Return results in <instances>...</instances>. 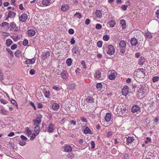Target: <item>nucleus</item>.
Listing matches in <instances>:
<instances>
[{
    "label": "nucleus",
    "mask_w": 159,
    "mask_h": 159,
    "mask_svg": "<svg viewBox=\"0 0 159 159\" xmlns=\"http://www.w3.org/2000/svg\"><path fill=\"white\" fill-rule=\"evenodd\" d=\"M0 113L3 115H7V111L4 109L2 108L0 110Z\"/></svg>",
    "instance_id": "nucleus-40"
},
{
    "label": "nucleus",
    "mask_w": 159,
    "mask_h": 159,
    "mask_svg": "<svg viewBox=\"0 0 159 159\" xmlns=\"http://www.w3.org/2000/svg\"><path fill=\"white\" fill-rule=\"evenodd\" d=\"M25 130L26 131V132L28 135H30L31 134L32 132L30 129L28 127H26L25 128Z\"/></svg>",
    "instance_id": "nucleus-47"
},
{
    "label": "nucleus",
    "mask_w": 159,
    "mask_h": 159,
    "mask_svg": "<svg viewBox=\"0 0 159 159\" xmlns=\"http://www.w3.org/2000/svg\"><path fill=\"white\" fill-rule=\"evenodd\" d=\"M140 109V107L138 105H135L133 106L131 108V111L133 113L137 112Z\"/></svg>",
    "instance_id": "nucleus-11"
},
{
    "label": "nucleus",
    "mask_w": 159,
    "mask_h": 159,
    "mask_svg": "<svg viewBox=\"0 0 159 159\" xmlns=\"http://www.w3.org/2000/svg\"><path fill=\"white\" fill-rule=\"evenodd\" d=\"M40 131V127L39 125H36L34 127V133L36 135H38Z\"/></svg>",
    "instance_id": "nucleus-17"
},
{
    "label": "nucleus",
    "mask_w": 159,
    "mask_h": 159,
    "mask_svg": "<svg viewBox=\"0 0 159 159\" xmlns=\"http://www.w3.org/2000/svg\"><path fill=\"white\" fill-rule=\"evenodd\" d=\"M130 42L132 46H136L138 43L137 39L135 38H132L130 40Z\"/></svg>",
    "instance_id": "nucleus-13"
},
{
    "label": "nucleus",
    "mask_w": 159,
    "mask_h": 159,
    "mask_svg": "<svg viewBox=\"0 0 159 159\" xmlns=\"http://www.w3.org/2000/svg\"><path fill=\"white\" fill-rule=\"evenodd\" d=\"M122 95L126 96L129 93V87L125 85L122 91Z\"/></svg>",
    "instance_id": "nucleus-9"
},
{
    "label": "nucleus",
    "mask_w": 159,
    "mask_h": 159,
    "mask_svg": "<svg viewBox=\"0 0 159 159\" xmlns=\"http://www.w3.org/2000/svg\"><path fill=\"white\" fill-rule=\"evenodd\" d=\"M102 85L101 83H98L96 84V87L98 90H100L102 88Z\"/></svg>",
    "instance_id": "nucleus-39"
},
{
    "label": "nucleus",
    "mask_w": 159,
    "mask_h": 159,
    "mask_svg": "<svg viewBox=\"0 0 159 159\" xmlns=\"http://www.w3.org/2000/svg\"><path fill=\"white\" fill-rule=\"evenodd\" d=\"M103 38L104 40L107 41L109 40L110 37L108 35H105L103 36Z\"/></svg>",
    "instance_id": "nucleus-46"
},
{
    "label": "nucleus",
    "mask_w": 159,
    "mask_h": 159,
    "mask_svg": "<svg viewBox=\"0 0 159 159\" xmlns=\"http://www.w3.org/2000/svg\"><path fill=\"white\" fill-rule=\"evenodd\" d=\"M30 74L31 75H33L35 73V71L34 69H31L29 71Z\"/></svg>",
    "instance_id": "nucleus-57"
},
{
    "label": "nucleus",
    "mask_w": 159,
    "mask_h": 159,
    "mask_svg": "<svg viewBox=\"0 0 159 159\" xmlns=\"http://www.w3.org/2000/svg\"><path fill=\"white\" fill-rule=\"evenodd\" d=\"M20 138L22 140H23L24 141H26L27 139V138L23 135H21L20 136Z\"/></svg>",
    "instance_id": "nucleus-56"
},
{
    "label": "nucleus",
    "mask_w": 159,
    "mask_h": 159,
    "mask_svg": "<svg viewBox=\"0 0 159 159\" xmlns=\"http://www.w3.org/2000/svg\"><path fill=\"white\" fill-rule=\"evenodd\" d=\"M144 35L147 38L151 39L152 37V35L151 33L148 31L145 32Z\"/></svg>",
    "instance_id": "nucleus-20"
},
{
    "label": "nucleus",
    "mask_w": 159,
    "mask_h": 159,
    "mask_svg": "<svg viewBox=\"0 0 159 159\" xmlns=\"http://www.w3.org/2000/svg\"><path fill=\"white\" fill-rule=\"evenodd\" d=\"M52 89L56 91H58L60 90L59 88L57 86L54 85L52 87Z\"/></svg>",
    "instance_id": "nucleus-55"
},
{
    "label": "nucleus",
    "mask_w": 159,
    "mask_h": 159,
    "mask_svg": "<svg viewBox=\"0 0 159 159\" xmlns=\"http://www.w3.org/2000/svg\"><path fill=\"white\" fill-rule=\"evenodd\" d=\"M35 34V31L33 30H30L28 31V34L30 36H34Z\"/></svg>",
    "instance_id": "nucleus-24"
},
{
    "label": "nucleus",
    "mask_w": 159,
    "mask_h": 159,
    "mask_svg": "<svg viewBox=\"0 0 159 159\" xmlns=\"http://www.w3.org/2000/svg\"><path fill=\"white\" fill-rule=\"evenodd\" d=\"M36 60V57H33L30 59H27V60L25 61V63L31 65L34 64Z\"/></svg>",
    "instance_id": "nucleus-10"
},
{
    "label": "nucleus",
    "mask_w": 159,
    "mask_h": 159,
    "mask_svg": "<svg viewBox=\"0 0 159 159\" xmlns=\"http://www.w3.org/2000/svg\"><path fill=\"white\" fill-rule=\"evenodd\" d=\"M95 15L98 18H100L102 16V13L101 11H96L95 12Z\"/></svg>",
    "instance_id": "nucleus-33"
},
{
    "label": "nucleus",
    "mask_w": 159,
    "mask_h": 159,
    "mask_svg": "<svg viewBox=\"0 0 159 159\" xmlns=\"http://www.w3.org/2000/svg\"><path fill=\"white\" fill-rule=\"evenodd\" d=\"M9 25V23L7 22H4L2 24L1 26L2 27H4L5 25L8 26Z\"/></svg>",
    "instance_id": "nucleus-59"
},
{
    "label": "nucleus",
    "mask_w": 159,
    "mask_h": 159,
    "mask_svg": "<svg viewBox=\"0 0 159 159\" xmlns=\"http://www.w3.org/2000/svg\"><path fill=\"white\" fill-rule=\"evenodd\" d=\"M86 100L88 103H93L94 102L93 98L91 97H88L86 98Z\"/></svg>",
    "instance_id": "nucleus-30"
},
{
    "label": "nucleus",
    "mask_w": 159,
    "mask_h": 159,
    "mask_svg": "<svg viewBox=\"0 0 159 159\" xmlns=\"http://www.w3.org/2000/svg\"><path fill=\"white\" fill-rule=\"evenodd\" d=\"M61 75L62 78L66 79L68 75V73L66 71H62L61 73Z\"/></svg>",
    "instance_id": "nucleus-18"
},
{
    "label": "nucleus",
    "mask_w": 159,
    "mask_h": 159,
    "mask_svg": "<svg viewBox=\"0 0 159 159\" xmlns=\"http://www.w3.org/2000/svg\"><path fill=\"white\" fill-rule=\"evenodd\" d=\"M42 117V116L40 115L37 117V119L34 120L33 122L34 125H38L39 124H40L41 122V118Z\"/></svg>",
    "instance_id": "nucleus-8"
},
{
    "label": "nucleus",
    "mask_w": 159,
    "mask_h": 159,
    "mask_svg": "<svg viewBox=\"0 0 159 159\" xmlns=\"http://www.w3.org/2000/svg\"><path fill=\"white\" fill-rule=\"evenodd\" d=\"M43 93L45 97L46 98H49L50 96L49 91L48 89H45L43 90Z\"/></svg>",
    "instance_id": "nucleus-16"
},
{
    "label": "nucleus",
    "mask_w": 159,
    "mask_h": 159,
    "mask_svg": "<svg viewBox=\"0 0 159 159\" xmlns=\"http://www.w3.org/2000/svg\"><path fill=\"white\" fill-rule=\"evenodd\" d=\"M74 16L76 18L80 19L82 17V15L81 13L77 12L75 15Z\"/></svg>",
    "instance_id": "nucleus-43"
},
{
    "label": "nucleus",
    "mask_w": 159,
    "mask_h": 159,
    "mask_svg": "<svg viewBox=\"0 0 159 159\" xmlns=\"http://www.w3.org/2000/svg\"><path fill=\"white\" fill-rule=\"evenodd\" d=\"M72 52L73 53L78 54L80 52L79 47L77 46L73 47L72 49Z\"/></svg>",
    "instance_id": "nucleus-14"
},
{
    "label": "nucleus",
    "mask_w": 159,
    "mask_h": 159,
    "mask_svg": "<svg viewBox=\"0 0 159 159\" xmlns=\"http://www.w3.org/2000/svg\"><path fill=\"white\" fill-rule=\"evenodd\" d=\"M12 40L10 39H8L6 40V45L7 47H9L12 43Z\"/></svg>",
    "instance_id": "nucleus-31"
},
{
    "label": "nucleus",
    "mask_w": 159,
    "mask_h": 159,
    "mask_svg": "<svg viewBox=\"0 0 159 159\" xmlns=\"http://www.w3.org/2000/svg\"><path fill=\"white\" fill-rule=\"evenodd\" d=\"M38 135H36L34 133L31 136L30 139L33 140V139H34L36 136Z\"/></svg>",
    "instance_id": "nucleus-60"
},
{
    "label": "nucleus",
    "mask_w": 159,
    "mask_h": 159,
    "mask_svg": "<svg viewBox=\"0 0 159 159\" xmlns=\"http://www.w3.org/2000/svg\"><path fill=\"white\" fill-rule=\"evenodd\" d=\"M97 45L99 48H101L102 46V42L101 41H98L97 43Z\"/></svg>",
    "instance_id": "nucleus-50"
},
{
    "label": "nucleus",
    "mask_w": 159,
    "mask_h": 159,
    "mask_svg": "<svg viewBox=\"0 0 159 159\" xmlns=\"http://www.w3.org/2000/svg\"><path fill=\"white\" fill-rule=\"evenodd\" d=\"M19 144L21 146H24L26 144V142L25 141L21 140L19 141Z\"/></svg>",
    "instance_id": "nucleus-48"
},
{
    "label": "nucleus",
    "mask_w": 159,
    "mask_h": 159,
    "mask_svg": "<svg viewBox=\"0 0 159 159\" xmlns=\"http://www.w3.org/2000/svg\"><path fill=\"white\" fill-rule=\"evenodd\" d=\"M156 15V16L158 19H159V11H157Z\"/></svg>",
    "instance_id": "nucleus-64"
},
{
    "label": "nucleus",
    "mask_w": 159,
    "mask_h": 159,
    "mask_svg": "<svg viewBox=\"0 0 159 159\" xmlns=\"http://www.w3.org/2000/svg\"><path fill=\"white\" fill-rule=\"evenodd\" d=\"M84 133L85 134H92V132L90 130L89 128L86 127L84 130Z\"/></svg>",
    "instance_id": "nucleus-26"
},
{
    "label": "nucleus",
    "mask_w": 159,
    "mask_h": 159,
    "mask_svg": "<svg viewBox=\"0 0 159 159\" xmlns=\"http://www.w3.org/2000/svg\"><path fill=\"white\" fill-rule=\"evenodd\" d=\"M72 62V61L71 58H69L67 59L66 63L68 66H70L71 65Z\"/></svg>",
    "instance_id": "nucleus-35"
},
{
    "label": "nucleus",
    "mask_w": 159,
    "mask_h": 159,
    "mask_svg": "<svg viewBox=\"0 0 159 159\" xmlns=\"http://www.w3.org/2000/svg\"><path fill=\"white\" fill-rule=\"evenodd\" d=\"M69 8V6L67 4L63 5L61 7V9L62 10H68Z\"/></svg>",
    "instance_id": "nucleus-34"
},
{
    "label": "nucleus",
    "mask_w": 159,
    "mask_h": 159,
    "mask_svg": "<svg viewBox=\"0 0 159 159\" xmlns=\"http://www.w3.org/2000/svg\"><path fill=\"white\" fill-rule=\"evenodd\" d=\"M154 121L155 122L158 123L159 121V117H156L155 118V119H154Z\"/></svg>",
    "instance_id": "nucleus-63"
},
{
    "label": "nucleus",
    "mask_w": 159,
    "mask_h": 159,
    "mask_svg": "<svg viewBox=\"0 0 159 159\" xmlns=\"http://www.w3.org/2000/svg\"><path fill=\"white\" fill-rule=\"evenodd\" d=\"M145 58L143 57H141L139 59V64L140 65L143 66L145 63Z\"/></svg>",
    "instance_id": "nucleus-19"
},
{
    "label": "nucleus",
    "mask_w": 159,
    "mask_h": 159,
    "mask_svg": "<svg viewBox=\"0 0 159 159\" xmlns=\"http://www.w3.org/2000/svg\"><path fill=\"white\" fill-rule=\"evenodd\" d=\"M28 41L27 39H24L23 42V44L24 46H26L28 43Z\"/></svg>",
    "instance_id": "nucleus-54"
},
{
    "label": "nucleus",
    "mask_w": 159,
    "mask_h": 159,
    "mask_svg": "<svg viewBox=\"0 0 159 159\" xmlns=\"http://www.w3.org/2000/svg\"><path fill=\"white\" fill-rule=\"evenodd\" d=\"M108 51L107 53L109 55H112L115 52V49L114 47L111 45H109L108 46Z\"/></svg>",
    "instance_id": "nucleus-5"
},
{
    "label": "nucleus",
    "mask_w": 159,
    "mask_h": 159,
    "mask_svg": "<svg viewBox=\"0 0 159 159\" xmlns=\"http://www.w3.org/2000/svg\"><path fill=\"white\" fill-rule=\"evenodd\" d=\"M6 50L10 54L11 57H13L14 56L13 53L11 51V50L8 48H7Z\"/></svg>",
    "instance_id": "nucleus-42"
},
{
    "label": "nucleus",
    "mask_w": 159,
    "mask_h": 159,
    "mask_svg": "<svg viewBox=\"0 0 159 159\" xmlns=\"http://www.w3.org/2000/svg\"><path fill=\"white\" fill-rule=\"evenodd\" d=\"M42 3L44 5L46 6L49 5L51 3V1L49 0H43Z\"/></svg>",
    "instance_id": "nucleus-27"
},
{
    "label": "nucleus",
    "mask_w": 159,
    "mask_h": 159,
    "mask_svg": "<svg viewBox=\"0 0 159 159\" xmlns=\"http://www.w3.org/2000/svg\"><path fill=\"white\" fill-rule=\"evenodd\" d=\"M81 120L83 122H87V120L86 118H85L84 117H82L81 118Z\"/></svg>",
    "instance_id": "nucleus-62"
},
{
    "label": "nucleus",
    "mask_w": 159,
    "mask_h": 159,
    "mask_svg": "<svg viewBox=\"0 0 159 159\" xmlns=\"http://www.w3.org/2000/svg\"><path fill=\"white\" fill-rule=\"evenodd\" d=\"M17 48V45L16 44H14L11 47V48L12 50H15Z\"/></svg>",
    "instance_id": "nucleus-52"
},
{
    "label": "nucleus",
    "mask_w": 159,
    "mask_h": 159,
    "mask_svg": "<svg viewBox=\"0 0 159 159\" xmlns=\"http://www.w3.org/2000/svg\"><path fill=\"white\" fill-rule=\"evenodd\" d=\"M62 151L66 152H70L72 150V147L70 145H64L61 148Z\"/></svg>",
    "instance_id": "nucleus-6"
},
{
    "label": "nucleus",
    "mask_w": 159,
    "mask_h": 159,
    "mask_svg": "<svg viewBox=\"0 0 159 159\" xmlns=\"http://www.w3.org/2000/svg\"><path fill=\"white\" fill-rule=\"evenodd\" d=\"M90 145L91 146V148H95V144L93 141H91L90 143Z\"/></svg>",
    "instance_id": "nucleus-53"
},
{
    "label": "nucleus",
    "mask_w": 159,
    "mask_h": 159,
    "mask_svg": "<svg viewBox=\"0 0 159 159\" xmlns=\"http://www.w3.org/2000/svg\"><path fill=\"white\" fill-rule=\"evenodd\" d=\"M120 24L121 25L122 28L125 29L126 28V24L125 21L124 20H121L120 21Z\"/></svg>",
    "instance_id": "nucleus-37"
},
{
    "label": "nucleus",
    "mask_w": 159,
    "mask_h": 159,
    "mask_svg": "<svg viewBox=\"0 0 159 159\" xmlns=\"http://www.w3.org/2000/svg\"><path fill=\"white\" fill-rule=\"evenodd\" d=\"M120 111L119 112V115L120 116H122L124 113L125 112L126 109L125 107H122L120 108Z\"/></svg>",
    "instance_id": "nucleus-23"
},
{
    "label": "nucleus",
    "mask_w": 159,
    "mask_h": 159,
    "mask_svg": "<svg viewBox=\"0 0 159 159\" xmlns=\"http://www.w3.org/2000/svg\"><path fill=\"white\" fill-rule=\"evenodd\" d=\"M148 88L145 86H141L138 90V92L139 93L144 94L145 93H148Z\"/></svg>",
    "instance_id": "nucleus-4"
},
{
    "label": "nucleus",
    "mask_w": 159,
    "mask_h": 159,
    "mask_svg": "<svg viewBox=\"0 0 159 159\" xmlns=\"http://www.w3.org/2000/svg\"><path fill=\"white\" fill-rule=\"evenodd\" d=\"M146 73V71L145 70L139 68L137 69L135 75L138 78H143L145 77Z\"/></svg>",
    "instance_id": "nucleus-1"
},
{
    "label": "nucleus",
    "mask_w": 159,
    "mask_h": 159,
    "mask_svg": "<svg viewBox=\"0 0 159 159\" xmlns=\"http://www.w3.org/2000/svg\"><path fill=\"white\" fill-rule=\"evenodd\" d=\"M111 118V115L110 113H107L106 114V116L105 117V120L108 122L110 121Z\"/></svg>",
    "instance_id": "nucleus-25"
},
{
    "label": "nucleus",
    "mask_w": 159,
    "mask_h": 159,
    "mask_svg": "<svg viewBox=\"0 0 159 159\" xmlns=\"http://www.w3.org/2000/svg\"><path fill=\"white\" fill-rule=\"evenodd\" d=\"M90 22V20L89 19H87L85 21V24L86 25H89Z\"/></svg>",
    "instance_id": "nucleus-61"
},
{
    "label": "nucleus",
    "mask_w": 159,
    "mask_h": 159,
    "mask_svg": "<svg viewBox=\"0 0 159 159\" xmlns=\"http://www.w3.org/2000/svg\"><path fill=\"white\" fill-rule=\"evenodd\" d=\"M116 24V22L114 20H111L110 21H109L107 25H109L110 27H113Z\"/></svg>",
    "instance_id": "nucleus-29"
},
{
    "label": "nucleus",
    "mask_w": 159,
    "mask_h": 159,
    "mask_svg": "<svg viewBox=\"0 0 159 159\" xmlns=\"http://www.w3.org/2000/svg\"><path fill=\"white\" fill-rule=\"evenodd\" d=\"M126 46V44L125 41L122 40L119 42L118 47L120 48H124Z\"/></svg>",
    "instance_id": "nucleus-15"
},
{
    "label": "nucleus",
    "mask_w": 159,
    "mask_h": 159,
    "mask_svg": "<svg viewBox=\"0 0 159 159\" xmlns=\"http://www.w3.org/2000/svg\"><path fill=\"white\" fill-rule=\"evenodd\" d=\"M16 26V24L14 22H11L10 25V30H13Z\"/></svg>",
    "instance_id": "nucleus-38"
},
{
    "label": "nucleus",
    "mask_w": 159,
    "mask_h": 159,
    "mask_svg": "<svg viewBox=\"0 0 159 159\" xmlns=\"http://www.w3.org/2000/svg\"><path fill=\"white\" fill-rule=\"evenodd\" d=\"M50 54L49 52L47 51L45 52L44 54L42 55V57L43 59H44L49 56Z\"/></svg>",
    "instance_id": "nucleus-32"
},
{
    "label": "nucleus",
    "mask_w": 159,
    "mask_h": 159,
    "mask_svg": "<svg viewBox=\"0 0 159 159\" xmlns=\"http://www.w3.org/2000/svg\"><path fill=\"white\" fill-rule=\"evenodd\" d=\"M107 76L110 80H113L117 76L116 72L114 70H109L108 72Z\"/></svg>",
    "instance_id": "nucleus-2"
},
{
    "label": "nucleus",
    "mask_w": 159,
    "mask_h": 159,
    "mask_svg": "<svg viewBox=\"0 0 159 159\" xmlns=\"http://www.w3.org/2000/svg\"><path fill=\"white\" fill-rule=\"evenodd\" d=\"M60 106L59 104L57 103H53L52 106V108L54 110L57 111L59 109Z\"/></svg>",
    "instance_id": "nucleus-22"
},
{
    "label": "nucleus",
    "mask_w": 159,
    "mask_h": 159,
    "mask_svg": "<svg viewBox=\"0 0 159 159\" xmlns=\"http://www.w3.org/2000/svg\"><path fill=\"white\" fill-rule=\"evenodd\" d=\"M0 102L1 103L4 105L7 104L8 102L6 100H4L2 98L0 99Z\"/></svg>",
    "instance_id": "nucleus-45"
},
{
    "label": "nucleus",
    "mask_w": 159,
    "mask_h": 159,
    "mask_svg": "<svg viewBox=\"0 0 159 159\" xmlns=\"http://www.w3.org/2000/svg\"><path fill=\"white\" fill-rule=\"evenodd\" d=\"M47 131L49 133H52L53 132L54 125L52 124H49L47 128Z\"/></svg>",
    "instance_id": "nucleus-12"
},
{
    "label": "nucleus",
    "mask_w": 159,
    "mask_h": 159,
    "mask_svg": "<svg viewBox=\"0 0 159 159\" xmlns=\"http://www.w3.org/2000/svg\"><path fill=\"white\" fill-rule=\"evenodd\" d=\"M28 16L26 13H24L22 14L19 17V20L22 22H25L27 19Z\"/></svg>",
    "instance_id": "nucleus-7"
},
{
    "label": "nucleus",
    "mask_w": 159,
    "mask_h": 159,
    "mask_svg": "<svg viewBox=\"0 0 159 159\" xmlns=\"http://www.w3.org/2000/svg\"><path fill=\"white\" fill-rule=\"evenodd\" d=\"M11 102L12 104L15 105L16 106V108L17 109L18 108V106L16 101L14 99H11Z\"/></svg>",
    "instance_id": "nucleus-41"
},
{
    "label": "nucleus",
    "mask_w": 159,
    "mask_h": 159,
    "mask_svg": "<svg viewBox=\"0 0 159 159\" xmlns=\"http://www.w3.org/2000/svg\"><path fill=\"white\" fill-rule=\"evenodd\" d=\"M134 140V138L133 137H125L123 141L124 145H128L131 143Z\"/></svg>",
    "instance_id": "nucleus-3"
},
{
    "label": "nucleus",
    "mask_w": 159,
    "mask_h": 159,
    "mask_svg": "<svg viewBox=\"0 0 159 159\" xmlns=\"http://www.w3.org/2000/svg\"><path fill=\"white\" fill-rule=\"evenodd\" d=\"M70 42L71 44H74L75 43V41L73 37L71 39Z\"/></svg>",
    "instance_id": "nucleus-58"
},
{
    "label": "nucleus",
    "mask_w": 159,
    "mask_h": 159,
    "mask_svg": "<svg viewBox=\"0 0 159 159\" xmlns=\"http://www.w3.org/2000/svg\"><path fill=\"white\" fill-rule=\"evenodd\" d=\"M159 79V77L157 76L154 77L152 79V82L154 83L157 81Z\"/></svg>",
    "instance_id": "nucleus-44"
},
{
    "label": "nucleus",
    "mask_w": 159,
    "mask_h": 159,
    "mask_svg": "<svg viewBox=\"0 0 159 159\" xmlns=\"http://www.w3.org/2000/svg\"><path fill=\"white\" fill-rule=\"evenodd\" d=\"M68 32L70 34H73L74 33V31L73 29H70L68 30Z\"/></svg>",
    "instance_id": "nucleus-49"
},
{
    "label": "nucleus",
    "mask_w": 159,
    "mask_h": 159,
    "mask_svg": "<svg viewBox=\"0 0 159 159\" xmlns=\"http://www.w3.org/2000/svg\"><path fill=\"white\" fill-rule=\"evenodd\" d=\"M15 56L17 57H20L21 55V52L19 50H17L15 53Z\"/></svg>",
    "instance_id": "nucleus-36"
},
{
    "label": "nucleus",
    "mask_w": 159,
    "mask_h": 159,
    "mask_svg": "<svg viewBox=\"0 0 159 159\" xmlns=\"http://www.w3.org/2000/svg\"><path fill=\"white\" fill-rule=\"evenodd\" d=\"M16 14L15 12L10 11L8 14L7 17L8 18H12L14 17L16 15Z\"/></svg>",
    "instance_id": "nucleus-21"
},
{
    "label": "nucleus",
    "mask_w": 159,
    "mask_h": 159,
    "mask_svg": "<svg viewBox=\"0 0 159 159\" xmlns=\"http://www.w3.org/2000/svg\"><path fill=\"white\" fill-rule=\"evenodd\" d=\"M101 74L100 72L98 70H97L95 74L94 77L95 78L98 79L100 78Z\"/></svg>",
    "instance_id": "nucleus-28"
},
{
    "label": "nucleus",
    "mask_w": 159,
    "mask_h": 159,
    "mask_svg": "<svg viewBox=\"0 0 159 159\" xmlns=\"http://www.w3.org/2000/svg\"><path fill=\"white\" fill-rule=\"evenodd\" d=\"M102 27V26L99 24H96V28L97 29H101Z\"/></svg>",
    "instance_id": "nucleus-51"
}]
</instances>
